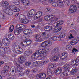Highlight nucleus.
I'll use <instances>...</instances> for the list:
<instances>
[{
  "label": "nucleus",
  "instance_id": "1",
  "mask_svg": "<svg viewBox=\"0 0 79 79\" xmlns=\"http://www.w3.org/2000/svg\"><path fill=\"white\" fill-rule=\"evenodd\" d=\"M47 52L46 50L43 49H41L39 50L38 51H37L35 52V53L33 54L31 56V58L32 59H37L39 57L38 55H43Z\"/></svg>",
  "mask_w": 79,
  "mask_h": 79
},
{
  "label": "nucleus",
  "instance_id": "2",
  "mask_svg": "<svg viewBox=\"0 0 79 79\" xmlns=\"http://www.w3.org/2000/svg\"><path fill=\"white\" fill-rule=\"evenodd\" d=\"M17 67H15V73H16L18 76H24V73L21 71L23 70V67L20 66V65L18 64H17Z\"/></svg>",
  "mask_w": 79,
  "mask_h": 79
},
{
  "label": "nucleus",
  "instance_id": "3",
  "mask_svg": "<svg viewBox=\"0 0 79 79\" xmlns=\"http://www.w3.org/2000/svg\"><path fill=\"white\" fill-rule=\"evenodd\" d=\"M52 45V42L50 40L45 41L42 43L41 46L44 48H46L47 46L50 47Z\"/></svg>",
  "mask_w": 79,
  "mask_h": 79
},
{
  "label": "nucleus",
  "instance_id": "4",
  "mask_svg": "<svg viewBox=\"0 0 79 79\" xmlns=\"http://www.w3.org/2000/svg\"><path fill=\"white\" fill-rule=\"evenodd\" d=\"M10 69V67L7 65H5L3 69V70L1 71L2 74L4 77L6 76V73L8 72V70Z\"/></svg>",
  "mask_w": 79,
  "mask_h": 79
},
{
  "label": "nucleus",
  "instance_id": "5",
  "mask_svg": "<svg viewBox=\"0 0 79 79\" xmlns=\"http://www.w3.org/2000/svg\"><path fill=\"white\" fill-rule=\"evenodd\" d=\"M77 10V7L74 5H71L69 7V11L70 13H74Z\"/></svg>",
  "mask_w": 79,
  "mask_h": 79
},
{
  "label": "nucleus",
  "instance_id": "6",
  "mask_svg": "<svg viewBox=\"0 0 79 79\" xmlns=\"http://www.w3.org/2000/svg\"><path fill=\"white\" fill-rule=\"evenodd\" d=\"M60 54H58L57 55L54 56L52 57L50 61H51V62H55V61H58V59H59V58H60Z\"/></svg>",
  "mask_w": 79,
  "mask_h": 79
},
{
  "label": "nucleus",
  "instance_id": "7",
  "mask_svg": "<svg viewBox=\"0 0 79 79\" xmlns=\"http://www.w3.org/2000/svg\"><path fill=\"white\" fill-rule=\"evenodd\" d=\"M46 77V75L44 73H40L36 76V77L37 79H41L42 78H44Z\"/></svg>",
  "mask_w": 79,
  "mask_h": 79
},
{
  "label": "nucleus",
  "instance_id": "8",
  "mask_svg": "<svg viewBox=\"0 0 79 79\" xmlns=\"http://www.w3.org/2000/svg\"><path fill=\"white\" fill-rule=\"evenodd\" d=\"M14 48L16 50L19 48V49H17V52L19 53H22L23 52V49L20 47V46L19 45H15L14 47Z\"/></svg>",
  "mask_w": 79,
  "mask_h": 79
},
{
  "label": "nucleus",
  "instance_id": "9",
  "mask_svg": "<svg viewBox=\"0 0 79 79\" xmlns=\"http://www.w3.org/2000/svg\"><path fill=\"white\" fill-rule=\"evenodd\" d=\"M1 5L2 6L4 7V8H10V5L9 4V3L7 1H3L1 2Z\"/></svg>",
  "mask_w": 79,
  "mask_h": 79
},
{
  "label": "nucleus",
  "instance_id": "10",
  "mask_svg": "<svg viewBox=\"0 0 79 79\" xmlns=\"http://www.w3.org/2000/svg\"><path fill=\"white\" fill-rule=\"evenodd\" d=\"M4 42V44L5 46L8 47L9 44H10L11 42L10 41V40L8 39V38H5L3 40Z\"/></svg>",
  "mask_w": 79,
  "mask_h": 79
},
{
  "label": "nucleus",
  "instance_id": "11",
  "mask_svg": "<svg viewBox=\"0 0 79 79\" xmlns=\"http://www.w3.org/2000/svg\"><path fill=\"white\" fill-rule=\"evenodd\" d=\"M59 48L58 47L55 48L52 51L51 54L52 55H55L57 53H59Z\"/></svg>",
  "mask_w": 79,
  "mask_h": 79
},
{
  "label": "nucleus",
  "instance_id": "12",
  "mask_svg": "<svg viewBox=\"0 0 79 79\" xmlns=\"http://www.w3.org/2000/svg\"><path fill=\"white\" fill-rule=\"evenodd\" d=\"M10 8L14 12H19V9L15 6H11L10 7Z\"/></svg>",
  "mask_w": 79,
  "mask_h": 79
},
{
  "label": "nucleus",
  "instance_id": "13",
  "mask_svg": "<svg viewBox=\"0 0 79 79\" xmlns=\"http://www.w3.org/2000/svg\"><path fill=\"white\" fill-rule=\"evenodd\" d=\"M68 56V54L67 53L65 52H63L61 55L60 59L61 60H64Z\"/></svg>",
  "mask_w": 79,
  "mask_h": 79
},
{
  "label": "nucleus",
  "instance_id": "14",
  "mask_svg": "<svg viewBox=\"0 0 79 79\" xmlns=\"http://www.w3.org/2000/svg\"><path fill=\"white\" fill-rule=\"evenodd\" d=\"M16 27L19 29L20 31H23L24 29V26L23 24H19L16 26Z\"/></svg>",
  "mask_w": 79,
  "mask_h": 79
},
{
  "label": "nucleus",
  "instance_id": "15",
  "mask_svg": "<svg viewBox=\"0 0 79 79\" xmlns=\"http://www.w3.org/2000/svg\"><path fill=\"white\" fill-rule=\"evenodd\" d=\"M62 27L61 26H58V27H56L54 28V31L56 32H58L61 30Z\"/></svg>",
  "mask_w": 79,
  "mask_h": 79
},
{
  "label": "nucleus",
  "instance_id": "16",
  "mask_svg": "<svg viewBox=\"0 0 79 79\" xmlns=\"http://www.w3.org/2000/svg\"><path fill=\"white\" fill-rule=\"evenodd\" d=\"M56 65L55 64L50 65L49 66L50 67V68H49V70L51 71H52L53 72L55 69V68H56Z\"/></svg>",
  "mask_w": 79,
  "mask_h": 79
},
{
  "label": "nucleus",
  "instance_id": "17",
  "mask_svg": "<svg viewBox=\"0 0 79 79\" xmlns=\"http://www.w3.org/2000/svg\"><path fill=\"white\" fill-rule=\"evenodd\" d=\"M32 32V30L28 29H25L23 31L24 34L25 35H27V34H31Z\"/></svg>",
  "mask_w": 79,
  "mask_h": 79
},
{
  "label": "nucleus",
  "instance_id": "18",
  "mask_svg": "<svg viewBox=\"0 0 79 79\" xmlns=\"http://www.w3.org/2000/svg\"><path fill=\"white\" fill-rule=\"evenodd\" d=\"M32 51L30 50L25 52L24 54L25 56H29L30 55L32 54Z\"/></svg>",
  "mask_w": 79,
  "mask_h": 79
},
{
  "label": "nucleus",
  "instance_id": "19",
  "mask_svg": "<svg viewBox=\"0 0 79 79\" xmlns=\"http://www.w3.org/2000/svg\"><path fill=\"white\" fill-rule=\"evenodd\" d=\"M26 58L24 56H20L19 58V63H23V62H24Z\"/></svg>",
  "mask_w": 79,
  "mask_h": 79
},
{
  "label": "nucleus",
  "instance_id": "20",
  "mask_svg": "<svg viewBox=\"0 0 79 79\" xmlns=\"http://www.w3.org/2000/svg\"><path fill=\"white\" fill-rule=\"evenodd\" d=\"M10 71L11 72L9 73V75L10 76H13L14 75H15V71H16V69H15H15H10Z\"/></svg>",
  "mask_w": 79,
  "mask_h": 79
},
{
  "label": "nucleus",
  "instance_id": "21",
  "mask_svg": "<svg viewBox=\"0 0 79 79\" xmlns=\"http://www.w3.org/2000/svg\"><path fill=\"white\" fill-rule=\"evenodd\" d=\"M44 29L46 31H51L52 30V27L50 26H47L44 27Z\"/></svg>",
  "mask_w": 79,
  "mask_h": 79
},
{
  "label": "nucleus",
  "instance_id": "22",
  "mask_svg": "<svg viewBox=\"0 0 79 79\" xmlns=\"http://www.w3.org/2000/svg\"><path fill=\"white\" fill-rule=\"evenodd\" d=\"M57 6L59 7H60V8H62L63 6L64 5L63 3V1H57Z\"/></svg>",
  "mask_w": 79,
  "mask_h": 79
},
{
  "label": "nucleus",
  "instance_id": "23",
  "mask_svg": "<svg viewBox=\"0 0 79 79\" xmlns=\"http://www.w3.org/2000/svg\"><path fill=\"white\" fill-rule=\"evenodd\" d=\"M21 1L24 5H29V2L28 0H21Z\"/></svg>",
  "mask_w": 79,
  "mask_h": 79
},
{
  "label": "nucleus",
  "instance_id": "24",
  "mask_svg": "<svg viewBox=\"0 0 79 79\" xmlns=\"http://www.w3.org/2000/svg\"><path fill=\"white\" fill-rule=\"evenodd\" d=\"M70 68L71 65H69V64L64 65L63 67V69L65 71H68V70L70 69Z\"/></svg>",
  "mask_w": 79,
  "mask_h": 79
},
{
  "label": "nucleus",
  "instance_id": "25",
  "mask_svg": "<svg viewBox=\"0 0 79 79\" xmlns=\"http://www.w3.org/2000/svg\"><path fill=\"white\" fill-rule=\"evenodd\" d=\"M61 71H62V68L59 67L57 68L55 72L56 74H59L61 73Z\"/></svg>",
  "mask_w": 79,
  "mask_h": 79
},
{
  "label": "nucleus",
  "instance_id": "26",
  "mask_svg": "<svg viewBox=\"0 0 79 79\" xmlns=\"http://www.w3.org/2000/svg\"><path fill=\"white\" fill-rule=\"evenodd\" d=\"M35 38L36 40V42H40V41L42 40V38H41V36L38 35H36Z\"/></svg>",
  "mask_w": 79,
  "mask_h": 79
},
{
  "label": "nucleus",
  "instance_id": "27",
  "mask_svg": "<svg viewBox=\"0 0 79 79\" xmlns=\"http://www.w3.org/2000/svg\"><path fill=\"white\" fill-rule=\"evenodd\" d=\"M71 72H72V74H75L77 72V68L76 67H74L71 71Z\"/></svg>",
  "mask_w": 79,
  "mask_h": 79
},
{
  "label": "nucleus",
  "instance_id": "28",
  "mask_svg": "<svg viewBox=\"0 0 79 79\" xmlns=\"http://www.w3.org/2000/svg\"><path fill=\"white\" fill-rule=\"evenodd\" d=\"M8 37L10 40H14V39H15V36L12 34H9L8 36Z\"/></svg>",
  "mask_w": 79,
  "mask_h": 79
},
{
  "label": "nucleus",
  "instance_id": "29",
  "mask_svg": "<svg viewBox=\"0 0 79 79\" xmlns=\"http://www.w3.org/2000/svg\"><path fill=\"white\" fill-rule=\"evenodd\" d=\"M20 32H21L20 30L17 28L15 30L14 33L15 35H18L19 34H20Z\"/></svg>",
  "mask_w": 79,
  "mask_h": 79
},
{
  "label": "nucleus",
  "instance_id": "30",
  "mask_svg": "<svg viewBox=\"0 0 79 79\" xmlns=\"http://www.w3.org/2000/svg\"><path fill=\"white\" fill-rule=\"evenodd\" d=\"M63 2L66 5L68 6L69 5V3H70V1L69 0H63Z\"/></svg>",
  "mask_w": 79,
  "mask_h": 79
},
{
  "label": "nucleus",
  "instance_id": "31",
  "mask_svg": "<svg viewBox=\"0 0 79 79\" xmlns=\"http://www.w3.org/2000/svg\"><path fill=\"white\" fill-rule=\"evenodd\" d=\"M59 37V38L60 39V40L61 39L60 38H61V39L64 38V37H66V34L64 33H62L60 35Z\"/></svg>",
  "mask_w": 79,
  "mask_h": 79
},
{
  "label": "nucleus",
  "instance_id": "32",
  "mask_svg": "<svg viewBox=\"0 0 79 79\" xmlns=\"http://www.w3.org/2000/svg\"><path fill=\"white\" fill-rule=\"evenodd\" d=\"M56 40H60V39L58 37H56V36H54L52 37L51 38V40L52 41H54Z\"/></svg>",
  "mask_w": 79,
  "mask_h": 79
},
{
  "label": "nucleus",
  "instance_id": "33",
  "mask_svg": "<svg viewBox=\"0 0 79 79\" xmlns=\"http://www.w3.org/2000/svg\"><path fill=\"white\" fill-rule=\"evenodd\" d=\"M24 18H26V17L24 15H21L19 17V19L20 20L21 22L24 19Z\"/></svg>",
  "mask_w": 79,
  "mask_h": 79
},
{
  "label": "nucleus",
  "instance_id": "34",
  "mask_svg": "<svg viewBox=\"0 0 79 79\" xmlns=\"http://www.w3.org/2000/svg\"><path fill=\"white\" fill-rule=\"evenodd\" d=\"M21 45L23 47H25V46H27V43L26 40H24L21 43Z\"/></svg>",
  "mask_w": 79,
  "mask_h": 79
},
{
  "label": "nucleus",
  "instance_id": "35",
  "mask_svg": "<svg viewBox=\"0 0 79 79\" xmlns=\"http://www.w3.org/2000/svg\"><path fill=\"white\" fill-rule=\"evenodd\" d=\"M13 2L15 5H19L20 3L19 0H13Z\"/></svg>",
  "mask_w": 79,
  "mask_h": 79
},
{
  "label": "nucleus",
  "instance_id": "36",
  "mask_svg": "<svg viewBox=\"0 0 79 79\" xmlns=\"http://www.w3.org/2000/svg\"><path fill=\"white\" fill-rule=\"evenodd\" d=\"M29 21L28 19H25L21 22L22 23H23V24H27L29 23Z\"/></svg>",
  "mask_w": 79,
  "mask_h": 79
},
{
  "label": "nucleus",
  "instance_id": "37",
  "mask_svg": "<svg viewBox=\"0 0 79 79\" xmlns=\"http://www.w3.org/2000/svg\"><path fill=\"white\" fill-rule=\"evenodd\" d=\"M26 41L27 42V45H29L32 43V41L31 40L27 38L26 40Z\"/></svg>",
  "mask_w": 79,
  "mask_h": 79
},
{
  "label": "nucleus",
  "instance_id": "38",
  "mask_svg": "<svg viewBox=\"0 0 79 79\" xmlns=\"http://www.w3.org/2000/svg\"><path fill=\"white\" fill-rule=\"evenodd\" d=\"M29 73H30V70H26L24 71V74L26 76H29Z\"/></svg>",
  "mask_w": 79,
  "mask_h": 79
},
{
  "label": "nucleus",
  "instance_id": "39",
  "mask_svg": "<svg viewBox=\"0 0 79 79\" xmlns=\"http://www.w3.org/2000/svg\"><path fill=\"white\" fill-rule=\"evenodd\" d=\"M48 62V60H43L41 62V64H47V63Z\"/></svg>",
  "mask_w": 79,
  "mask_h": 79
},
{
  "label": "nucleus",
  "instance_id": "40",
  "mask_svg": "<svg viewBox=\"0 0 79 79\" xmlns=\"http://www.w3.org/2000/svg\"><path fill=\"white\" fill-rule=\"evenodd\" d=\"M36 15H37L40 18L42 15V12H38L36 13Z\"/></svg>",
  "mask_w": 79,
  "mask_h": 79
},
{
  "label": "nucleus",
  "instance_id": "41",
  "mask_svg": "<svg viewBox=\"0 0 79 79\" xmlns=\"http://www.w3.org/2000/svg\"><path fill=\"white\" fill-rule=\"evenodd\" d=\"M66 48L67 50H71V49L72 48V46H71V45H67L66 46Z\"/></svg>",
  "mask_w": 79,
  "mask_h": 79
},
{
  "label": "nucleus",
  "instance_id": "42",
  "mask_svg": "<svg viewBox=\"0 0 79 79\" xmlns=\"http://www.w3.org/2000/svg\"><path fill=\"white\" fill-rule=\"evenodd\" d=\"M44 19L46 20V21H49V20H50V15H49L45 16L44 17Z\"/></svg>",
  "mask_w": 79,
  "mask_h": 79
},
{
  "label": "nucleus",
  "instance_id": "43",
  "mask_svg": "<svg viewBox=\"0 0 79 79\" xmlns=\"http://www.w3.org/2000/svg\"><path fill=\"white\" fill-rule=\"evenodd\" d=\"M53 73V72L50 70H48L47 72V74L48 76H52V75Z\"/></svg>",
  "mask_w": 79,
  "mask_h": 79
},
{
  "label": "nucleus",
  "instance_id": "44",
  "mask_svg": "<svg viewBox=\"0 0 79 79\" xmlns=\"http://www.w3.org/2000/svg\"><path fill=\"white\" fill-rule=\"evenodd\" d=\"M27 16L28 17H33V14L31 13V11H30L27 14Z\"/></svg>",
  "mask_w": 79,
  "mask_h": 79
},
{
  "label": "nucleus",
  "instance_id": "45",
  "mask_svg": "<svg viewBox=\"0 0 79 79\" xmlns=\"http://www.w3.org/2000/svg\"><path fill=\"white\" fill-rule=\"evenodd\" d=\"M79 61V57H78L76 59V60H74L73 62H74V64H76V63H77Z\"/></svg>",
  "mask_w": 79,
  "mask_h": 79
},
{
  "label": "nucleus",
  "instance_id": "46",
  "mask_svg": "<svg viewBox=\"0 0 79 79\" xmlns=\"http://www.w3.org/2000/svg\"><path fill=\"white\" fill-rule=\"evenodd\" d=\"M31 64V62L29 61H27L25 63V65L26 66H29Z\"/></svg>",
  "mask_w": 79,
  "mask_h": 79
},
{
  "label": "nucleus",
  "instance_id": "47",
  "mask_svg": "<svg viewBox=\"0 0 79 79\" xmlns=\"http://www.w3.org/2000/svg\"><path fill=\"white\" fill-rule=\"evenodd\" d=\"M62 74L64 76H68V72H67V70L64 71V72L62 73Z\"/></svg>",
  "mask_w": 79,
  "mask_h": 79
},
{
  "label": "nucleus",
  "instance_id": "48",
  "mask_svg": "<svg viewBox=\"0 0 79 79\" xmlns=\"http://www.w3.org/2000/svg\"><path fill=\"white\" fill-rule=\"evenodd\" d=\"M13 29H14V26L12 25V26H11L10 28H9V31L10 32H11L13 31Z\"/></svg>",
  "mask_w": 79,
  "mask_h": 79
},
{
  "label": "nucleus",
  "instance_id": "49",
  "mask_svg": "<svg viewBox=\"0 0 79 79\" xmlns=\"http://www.w3.org/2000/svg\"><path fill=\"white\" fill-rule=\"evenodd\" d=\"M52 21L53 23H56L58 20V19L56 17H55L54 19H53L52 20Z\"/></svg>",
  "mask_w": 79,
  "mask_h": 79
},
{
  "label": "nucleus",
  "instance_id": "50",
  "mask_svg": "<svg viewBox=\"0 0 79 79\" xmlns=\"http://www.w3.org/2000/svg\"><path fill=\"white\" fill-rule=\"evenodd\" d=\"M58 23V25H59V26H60V25H61L63 24V23H64V22L63 21V20H60L59 22H57Z\"/></svg>",
  "mask_w": 79,
  "mask_h": 79
},
{
  "label": "nucleus",
  "instance_id": "51",
  "mask_svg": "<svg viewBox=\"0 0 79 79\" xmlns=\"http://www.w3.org/2000/svg\"><path fill=\"white\" fill-rule=\"evenodd\" d=\"M52 5L53 6H58V4H57V2H53L52 3Z\"/></svg>",
  "mask_w": 79,
  "mask_h": 79
},
{
  "label": "nucleus",
  "instance_id": "52",
  "mask_svg": "<svg viewBox=\"0 0 79 79\" xmlns=\"http://www.w3.org/2000/svg\"><path fill=\"white\" fill-rule=\"evenodd\" d=\"M72 53H76V52H77L78 50L76 49V48H74L72 50Z\"/></svg>",
  "mask_w": 79,
  "mask_h": 79
},
{
  "label": "nucleus",
  "instance_id": "53",
  "mask_svg": "<svg viewBox=\"0 0 79 79\" xmlns=\"http://www.w3.org/2000/svg\"><path fill=\"white\" fill-rule=\"evenodd\" d=\"M7 13L9 15H12L13 14V12L10 10H8V11L7 12Z\"/></svg>",
  "mask_w": 79,
  "mask_h": 79
},
{
  "label": "nucleus",
  "instance_id": "54",
  "mask_svg": "<svg viewBox=\"0 0 79 79\" xmlns=\"http://www.w3.org/2000/svg\"><path fill=\"white\" fill-rule=\"evenodd\" d=\"M21 38L22 39L24 40H27V37H25V36L23 35L21 36Z\"/></svg>",
  "mask_w": 79,
  "mask_h": 79
},
{
  "label": "nucleus",
  "instance_id": "55",
  "mask_svg": "<svg viewBox=\"0 0 79 79\" xmlns=\"http://www.w3.org/2000/svg\"><path fill=\"white\" fill-rule=\"evenodd\" d=\"M4 18H5V16H4V15H3V14L0 13V19H4Z\"/></svg>",
  "mask_w": 79,
  "mask_h": 79
},
{
  "label": "nucleus",
  "instance_id": "56",
  "mask_svg": "<svg viewBox=\"0 0 79 79\" xmlns=\"http://www.w3.org/2000/svg\"><path fill=\"white\" fill-rule=\"evenodd\" d=\"M51 11H52V10H51V9L48 8L47 9V10L46 11V13L48 14L49 13H50Z\"/></svg>",
  "mask_w": 79,
  "mask_h": 79
},
{
  "label": "nucleus",
  "instance_id": "57",
  "mask_svg": "<svg viewBox=\"0 0 79 79\" xmlns=\"http://www.w3.org/2000/svg\"><path fill=\"white\" fill-rule=\"evenodd\" d=\"M8 9H2V11L4 13H6L8 14Z\"/></svg>",
  "mask_w": 79,
  "mask_h": 79
},
{
  "label": "nucleus",
  "instance_id": "58",
  "mask_svg": "<svg viewBox=\"0 0 79 79\" xmlns=\"http://www.w3.org/2000/svg\"><path fill=\"white\" fill-rule=\"evenodd\" d=\"M54 25V26H56V27H58L59 25H58V23L57 22H55L54 23H52V24Z\"/></svg>",
  "mask_w": 79,
  "mask_h": 79
},
{
  "label": "nucleus",
  "instance_id": "59",
  "mask_svg": "<svg viewBox=\"0 0 79 79\" xmlns=\"http://www.w3.org/2000/svg\"><path fill=\"white\" fill-rule=\"evenodd\" d=\"M49 17L50 18V19H54L55 16V15H49Z\"/></svg>",
  "mask_w": 79,
  "mask_h": 79
},
{
  "label": "nucleus",
  "instance_id": "60",
  "mask_svg": "<svg viewBox=\"0 0 79 79\" xmlns=\"http://www.w3.org/2000/svg\"><path fill=\"white\" fill-rule=\"evenodd\" d=\"M28 77L31 79H33V78H34V74H31L28 76Z\"/></svg>",
  "mask_w": 79,
  "mask_h": 79
},
{
  "label": "nucleus",
  "instance_id": "61",
  "mask_svg": "<svg viewBox=\"0 0 79 79\" xmlns=\"http://www.w3.org/2000/svg\"><path fill=\"white\" fill-rule=\"evenodd\" d=\"M79 39H76V40H74L73 41V42L75 44H77V43H78V42H79Z\"/></svg>",
  "mask_w": 79,
  "mask_h": 79
},
{
  "label": "nucleus",
  "instance_id": "62",
  "mask_svg": "<svg viewBox=\"0 0 79 79\" xmlns=\"http://www.w3.org/2000/svg\"><path fill=\"white\" fill-rule=\"evenodd\" d=\"M31 12V13L33 14V15H35V10L34 9H32L30 11Z\"/></svg>",
  "mask_w": 79,
  "mask_h": 79
},
{
  "label": "nucleus",
  "instance_id": "63",
  "mask_svg": "<svg viewBox=\"0 0 79 79\" xmlns=\"http://www.w3.org/2000/svg\"><path fill=\"white\" fill-rule=\"evenodd\" d=\"M3 50H4V48L1 47L0 48V53H3Z\"/></svg>",
  "mask_w": 79,
  "mask_h": 79
},
{
  "label": "nucleus",
  "instance_id": "64",
  "mask_svg": "<svg viewBox=\"0 0 79 79\" xmlns=\"http://www.w3.org/2000/svg\"><path fill=\"white\" fill-rule=\"evenodd\" d=\"M53 21H52V20H50V21H49L48 22V25H51V24H53Z\"/></svg>",
  "mask_w": 79,
  "mask_h": 79
}]
</instances>
